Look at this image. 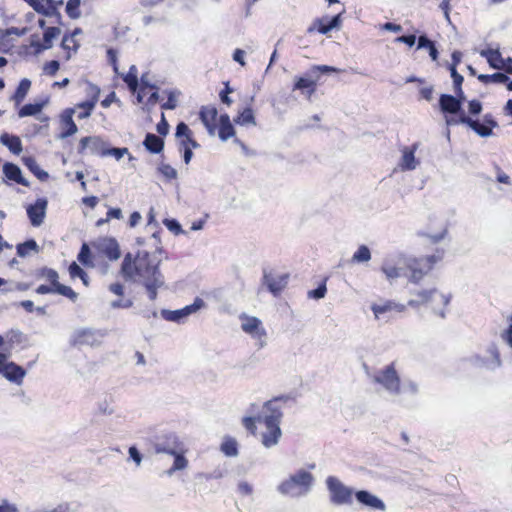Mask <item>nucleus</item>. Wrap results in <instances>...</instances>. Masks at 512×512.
I'll return each instance as SVG.
<instances>
[{
	"label": "nucleus",
	"instance_id": "obj_40",
	"mask_svg": "<svg viewBox=\"0 0 512 512\" xmlns=\"http://www.w3.org/2000/svg\"><path fill=\"white\" fill-rule=\"evenodd\" d=\"M81 33H82V29L75 28L71 34L65 35L63 37L62 42H61V47L64 50H69L70 49L69 43H73V52L76 53L80 47V44L75 40V37Z\"/></svg>",
	"mask_w": 512,
	"mask_h": 512
},
{
	"label": "nucleus",
	"instance_id": "obj_33",
	"mask_svg": "<svg viewBox=\"0 0 512 512\" xmlns=\"http://www.w3.org/2000/svg\"><path fill=\"white\" fill-rule=\"evenodd\" d=\"M145 148L151 153H160L164 147V141L159 136L148 133L143 142Z\"/></svg>",
	"mask_w": 512,
	"mask_h": 512
},
{
	"label": "nucleus",
	"instance_id": "obj_24",
	"mask_svg": "<svg viewBox=\"0 0 512 512\" xmlns=\"http://www.w3.org/2000/svg\"><path fill=\"white\" fill-rule=\"evenodd\" d=\"M217 114V109L213 106H203L200 110V119L211 136L215 135Z\"/></svg>",
	"mask_w": 512,
	"mask_h": 512
},
{
	"label": "nucleus",
	"instance_id": "obj_41",
	"mask_svg": "<svg viewBox=\"0 0 512 512\" xmlns=\"http://www.w3.org/2000/svg\"><path fill=\"white\" fill-rule=\"evenodd\" d=\"M221 451L228 457H235L238 455V444L233 438H225L221 444Z\"/></svg>",
	"mask_w": 512,
	"mask_h": 512
},
{
	"label": "nucleus",
	"instance_id": "obj_15",
	"mask_svg": "<svg viewBox=\"0 0 512 512\" xmlns=\"http://www.w3.org/2000/svg\"><path fill=\"white\" fill-rule=\"evenodd\" d=\"M448 125L464 124L471 128L480 137H489L492 135L490 129L480 126V121L472 119L465 112L458 114V118H451L446 120Z\"/></svg>",
	"mask_w": 512,
	"mask_h": 512
},
{
	"label": "nucleus",
	"instance_id": "obj_25",
	"mask_svg": "<svg viewBox=\"0 0 512 512\" xmlns=\"http://www.w3.org/2000/svg\"><path fill=\"white\" fill-rule=\"evenodd\" d=\"M61 29L58 27H48L43 35V44L38 41H32L31 46L35 47L37 52L50 49L52 47V41L59 37Z\"/></svg>",
	"mask_w": 512,
	"mask_h": 512
},
{
	"label": "nucleus",
	"instance_id": "obj_5",
	"mask_svg": "<svg viewBox=\"0 0 512 512\" xmlns=\"http://www.w3.org/2000/svg\"><path fill=\"white\" fill-rule=\"evenodd\" d=\"M417 298L410 299L407 303L412 308H418L422 305H429L433 312L441 318L445 317L443 310L450 302V295L440 293L437 289L419 290L413 293Z\"/></svg>",
	"mask_w": 512,
	"mask_h": 512
},
{
	"label": "nucleus",
	"instance_id": "obj_19",
	"mask_svg": "<svg viewBox=\"0 0 512 512\" xmlns=\"http://www.w3.org/2000/svg\"><path fill=\"white\" fill-rule=\"evenodd\" d=\"M465 98H460L457 95L452 96L449 94H442L439 99V105L443 112L450 114H460L462 110V101Z\"/></svg>",
	"mask_w": 512,
	"mask_h": 512
},
{
	"label": "nucleus",
	"instance_id": "obj_62",
	"mask_svg": "<svg viewBox=\"0 0 512 512\" xmlns=\"http://www.w3.org/2000/svg\"><path fill=\"white\" fill-rule=\"evenodd\" d=\"M338 69L332 66L328 65H315L311 68V74L314 75L317 72L320 73H330V72H337Z\"/></svg>",
	"mask_w": 512,
	"mask_h": 512
},
{
	"label": "nucleus",
	"instance_id": "obj_11",
	"mask_svg": "<svg viewBox=\"0 0 512 512\" xmlns=\"http://www.w3.org/2000/svg\"><path fill=\"white\" fill-rule=\"evenodd\" d=\"M107 145L108 144L99 136H87L80 140L78 152L83 154L88 150L90 154L104 157Z\"/></svg>",
	"mask_w": 512,
	"mask_h": 512
},
{
	"label": "nucleus",
	"instance_id": "obj_49",
	"mask_svg": "<svg viewBox=\"0 0 512 512\" xmlns=\"http://www.w3.org/2000/svg\"><path fill=\"white\" fill-rule=\"evenodd\" d=\"M256 421L258 422H263V416H257V417H252V416H246L243 418L242 420V423H243V426L249 430L252 434H255L256 432Z\"/></svg>",
	"mask_w": 512,
	"mask_h": 512
},
{
	"label": "nucleus",
	"instance_id": "obj_36",
	"mask_svg": "<svg viewBox=\"0 0 512 512\" xmlns=\"http://www.w3.org/2000/svg\"><path fill=\"white\" fill-rule=\"evenodd\" d=\"M46 103L47 101H43L41 103L26 104L19 110L18 115L20 118L27 116H35L42 111Z\"/></svg>",
	"mask_w": 512,
	"mask_h": 512
},
{
	"label": "nucleus",
	"instance_id": "obj_30",
	"mask_svg": "<svg viewBox=\"0 0 512 512\" xmlns=\"http://www.w3.org/2000/svg\"><path fill=\"white\" fill-rule=\"evenodd\" d=\"M293 89L301 90L302 93L310 99L316 90V80L307 77H299L296 79Z\"/></svg>",
	"mask_w": 512,
	"mask_h": 512
},
{
	"label": "nucleus",
	"instance_id": "obj_34",
	"mask_svg": "<svg viewBox=\"0 0 512 512\" xmlns=\"http://www.w3.org/2000/svg\"><path fill=\"white\" fill-rule=\"evenodd\" d=\"M174 462L171 468L166 471L168 476H172L177 471H182L188 467V460L184 456V448L172 455Z\"/></svg>",
	"mask_w": 512,
	"mask_h": 512
},
{
	"label": "nucleus",
	"instance_id": "obj_37",
	"mask_svg": "<svg viewBox=\"0 0 512 512\" xmlns=\"http://www.w3.org/2000/svg\"><path fill=\"white\" fill-rule=\"evenodd\" d=\"M477 78L480 82L484 84L488 83H497V84H504L507 83L509 78L504 73L497 72L491 75L488 74H479L477 75Z\"/></svg>",
	"mask_w": 512,
	"mask_h": 512
},
{
	"label": "nucleus",
	"instance_id": "obj_63",
	"mask_svg": "<svg viewBox=\"0 0 512 512\" xmlns=\"http://www.w3.org/2000/svg\"><path fill=\"white\" fill-rule=\"evenodd\" d=\"M175 135H176V137L185 136L186 138H188V136H191V131H190L189 127L184 122H181L176 127Z\"/></svg>",
	"mask_w": 512,
	"mask_h": 512
},
{
	"label": "nucleus",
	"instance_id": "obj_48",
	"mask_svg": "<svg viewBox=\"0 0 512 512\" xmlns=\"http://www.w3.org/2000/svg\"><path fill=\"white\" fill-rule=\"evenodd\" d=\"M41 277L45 278L47 281L51 283L53 287H56V285L59 283L58 278L59 275L57 271L50 269V268H43L40 272Z\"/></svg>",
	"mask_w": 512,
	"mask_h": 512
},
{
	"label": "nucleus",
	"instance_id": "obj_61",
	"mask_svg": "<svg viewBox=\"0 0 512 512\" xmlns=\"http://www.w3.org/2000/svg\"><path fill=\"white\" fill-rule=\"evenodd\" d=\"M177 107V98L174 92H169L168 100L162 104V109L173 110Z\"/></svg>",
	"mask_w": 512,
	"mask_h": 512
},
{
	"label": "nucleus",
	"instance_id": "obj_35",
	"mask_svg": "<svg viewBox=\"0 0 512 512\" xmlns=\"http://www.w3.org/2000/svg\"><path fill=\"white\" fill-rule=\"evenodd\" d=\"M24 165L41 181L48 179L49 175L42 170L33 157H24L22 159Z\"/></svg>",
	"mask_w": 512,
	"mask_h": 512
},
{
	"label": "nucleus",
	"instance_id": "obj_16",
	"mask_svg": "<svg viewBox=\"0 0 512 512\" xmlns=\"http://www.w3.org/2000/svg\"><path fill=\"white\" fill-rule=\"evenodd\" d=\"M48 201L46 198H38L34 204L27 207V215L29 220L34 227H39L43 224Z\"/></svg>",
	"mask_w": 512,
	"mask_h": 512
},
{
	"label": "nucleus",
	"instance_id": "obj_57",
	"mask_svg": "<svg viewBox=\"0 0 512 512\" xmlns=\"http://www.w3.org/2000/svg\"><path fill=\"white\" fill-rule=\"evenodd\" d=\"M452 79H453L454 90H455L456 95L460 98H466L465 94L462 90V83L464 81L463 76L458 74L457 76H455Z\"/></svg>",
	"mask_w": 512,
	"mask_h": 512
},
{
	"label": "nucleus",
	"instance_id": "obj_23",
	"mask_svg": "<svg viewBox=\"0 0 512 512\" xmlns=\"http://www.w3.org/2000/svg\"><path fill=\"white\" fill-rule=\"evenodd\" d=\"M288 275L287 274H277L273 275L271 273L264 274V282L267 285L269 291L273 294H278L281 292L285 286L287 285Z\"/></svg>",
	"mask_w": 512,
	"mask_h": 512
},
{
	"label": "nucleus",
	"instance_id": "obj_21",
	"mask_svg": "<svg viewBox=\"0 0 512 512\" xmlns=\"http://www.w3.org/2000/svg\"><path fill=\"white\" fill-rule=\"evenodd\" d=\"M341 25V14L332 17L328 22L326 18L316 19L312 26L308 28V33L317 30L321 34H327L333 29H339Z\"/></svg>",
	"mask_w": 512,
	"mask_h": 512
},
{
	"label": "nucleus",
	"instance_id": "obj_4",
	"mask_svg": "<svg viewBox=\"0 0 512 512\" xmlns=\"http://www.w3.org/2000/svg\"><path fill=\"white\" fill-rule=\"evenodd\" d=\"M314 483L313 475L306 470H299L277 486V491L292 498H299L307 495Z\"/></svg>",
	"mask_w": 512,
	"mask_h": 512
},
{
	"label": "nucleus",
	"instance_id": "obj_47",
	"mask_svg": "<svg viewBox=\"0 0 512 512\" xmlns=\"http://www.w3.org/2000/svg\"><path fill=\"white\" fill-rule=\"evenodd\" d=\"M55 293L67 297L71 301L75 302L78 298V294L72 290L71 287L58 283L55 287Z\"/></svg>",
	"mask_w": 512,
	"mask_h": 512
},
{
	"label": "nucleus",
	"instance_id": "obj_10",
	"mask_svg": "<svg viewBox=\"0 0 512 512\" xmlns=\"http://www.w3.org/2000/svg\"><path fill=\"white\" fill-rule=\"evenodd\" d=\"M8 357V354L0 352V375L10 382L21 384L26 371L18 364L9 362Z\"/></svg>",
	"mask_w": 512,
	"mask_h": 512
},
{
	"label": "nucleus",
	"instance_id": "obj_12",
	"mask_svg": "<svg viewBox=\"0 0 512 512\" xmlns=\"http://www.w3.org/2000/svg\"><path fill=\"white\" fill-rule=\"evenodd\" d=\"M488 353L490 355L489 358H483L479 355H472L469 358V361L472 365L479 367V368H485L488 370H495L498 367L501 366V360L499 352L496 348V346L492 345L488 348Z\"/></svg>",
	"mask_w": 512,
	"mask_h": 512
},
{
	"label": "nucleus",
	"instance_id": "obj_45",
	"mask_svg": "<svg viewBox=\"0 0 512 512\" xmlns=\"http://www.w3.org/2000/svg\"><path fill=\"white\" fill-rule=\"evenodd\" d=\"M81 0H68L66 4V13L71 19H78L81 16Z\"/></svg>",
	"mask_w": 512,
	"mask_h": 512
},
{
	"label": "nucleus",
	"instance_id": "obj_52",
	"mask_svg": "<svg viewBox=\"0 0 512 512\" xmlns=\"http://www.w3.org/2000/svg\"><path fill=\"white\" fill-rule=\"evenodd\" d=\"M80 108L83 109V112H80L78 114L79 119L87 118L91 115L94 107H95V101H86L79 105Z\"/></svg>",
	"mask_w": 512,
	"mask_h": 512
},
{
	"label": "nucleus",
	"instance_id": "obj_3",
	"mask_svg": "<svg viewBox=\"0 0 512 512\" xmlns=\"http://www.w3.org/2000/svg\"><path fill=\"white\" fill-rule=\"evenodd\" d=\"M263 423L266 430L262 433L261 442L266 448L278 444L282 435L280 420L282 418L281 408L278 406V399L267 401L264 404Z\"/></svg>",
	"mask_w": 512,
	"mask_h": 512
},
{
	"label": "nucleus",
	"instance_id": "obj_9",
	"mask_svg": "<svg viewBox=\"0 0 512 512\" xmlns=\"http://www.w3.org/2000/svg\"><path fill=\"white\" fill-rule=\"evenodd\" d=\"M205 306L204 301L197 297L191 305H187L184 308L178 310H167L163 309L161 311V316L170 322L181 323L183 322L189 315L196 313L198 310Z\"/></svg>",
	"mask_w": 512,
	"mask_h": 512
},
{
	"label": "nucleus",
	"instance_id": "obj_1",
	"mask_svg": "<svg viewBox=\"0 0 512 512\" xmlns=\"http://www.w3.org/2000/svg\"><path fill=\"white\" fill-rule=\"evenodd\" d=\"M159 263V259L145 250H139L134 258L128 253L123 259L121 274L126 280L142 284L153 301L157 298V290L164 285Z\"/></svg>",
	"mask_w": 512,
	"mask_h": 512
},
{
	"label": "nucleus",
	"instance_id": "obj_31",
	"mask_svg": "<svg viewBox=\"0 0 512 512\" xmlns=\"http://www.w3.org/2000/svg\"><path fill=\"white\" fill-rule=\"evenodd\" d=\"M235 130L231 124L230 117L227 114L220 116V127L218 131L219 138L222 141H227L229 138L234 136Z\"/></svg>",
	"mask_w": 512,
	"mask_h": 512
},
{
	"label": "nucleus",
	"instance_id": "obj_38",
	"mask_svg": "<svg viewBox=\"0 0 512 512\" xmlns=\"http://www.w3.org/2000/svg\"><path fill=\"white\" fill-rule=\"evenodd\" d=\"M39 246L35 240L30 239L24 243L17 245V254L20 257H26L30 252L38 253Z\"/></svg>",
	"mask_w": 512,
	"mask_h": 512
},
{
	"label": "nucleus",
	"instance_id": "obj_7",
	"mask_svg": "<svg viewBox=\"0 0 512 512\" xmlns=\"http://www.w3.org/2000/svg\"><path fill=\"white\" fill-rule=\"evenodd\" d=\"M330 501L335 505H350L352 503L353 489L345 486L337 477L329 476L326 479Z\"/></svg>",
	"mask_w": 512,
	"mask_h": 512
},
{
	"label": "nucleus",
	"instance_id": "obj_51",
	"mask_svg": "<svg viewBox=\"0 0 512 512\" xmlns=\"http://www.w3.org/2000/svg\"><path fill=\"white\" fill-rule=\"evenodd\" d=\"M158 171L168 180L177 178V171L169 164H160Z\"/></svg>",
	"mask_w": 512,
	"mask_h": 512
},
{
	"label": "nucleus",
	"instance_id": "obj_13",
	"mask_svg": "<svg viewBox=\"0 0 512 512\" xmlns=\"http://www.w3.org/2000/svg\"><path fill=\"white\" fill-rule=\"evenodd\" d=\"M371 310L375 316V319H388V314L391 312L402 313L406 310V305L401 303H396L391 300L383 301L380 303H373L371 305Z\"/></svg>",
	"mask_w": 512,
	"mask_h": 512
},
{
	"label": "nucleus",
	"instance_id": "obj_20",
	"mask_svg": "<svg viewBox=\"0 0 512 512\" xmlns=\"http://www.w3.org/2000/svg\"><path fill=\"white\" fill-rule=\"evenodd\" d=\"M183 448L182 443L178 440V437L174 434L166 436L165 441L157 442L154 444V451L157 454L165 453L173 455Z\"/></svg>",
	"mask_w": 512,
	"mask_h": 512
},
{
	"label": "nucleus",
	"instance_id": "obj_53",
	"mask_svg": "<svg viewBox=\"0 0 512 512\" xmlns=\"http://www.w3.org/2000/svg\"><path fill=\"white\" fill-rule=\"evenodd\" d=\"M164 224L171 232L176 235L184 233L180 223L175 219H165Z\"/></svg>",
	"mask_w": 512,
	"mask_h": 512
},
{
	"label": "nucleus",
	"instance_id": "obj_22",
	"mask_svg": "<svg viewBox=\"0 0 512 512\" xmlns=\"http://www.w3.org/2000/svg\"><path fill=\"white\" fill-rule=\"evenodd\" d=\"M355 496H356V499L358 500V502H360L361 504H363L371 509L380 510V511L386 510L385 503L380 498L371 494L368 491H365V490L357 491L355 493Z\"/></svg>",
	"mask_w": 512,
	"mask_h": 512
},
{
	"label": "nucleus",
	"instance_id": "obj_46",
	"mask_svg": "<svg viewBox=\"0 0 512 512\" xmlns=\"http://www.w3.org/2000/svg\"><path fill=\"white\" fill-rule=\"evenodd\" d=\"M77 259L84 266H87V267L93 266V263L91 261V251H90L88 244L83 243Z\"/></svg>",
	"mask_w": 512,
	"mask_h": 512
},
{
	"label": "nucleus",
	"instance_id": "obj_14",
	"mask_svg": "<svg viewBox=\"0 0 512 512\" xmlns=\"http://www.w3.org/2000/svg\"><path fill=\"white\" fill-rule=\"evenodd\" d=\"M480 55L487 59V62L493 69L505 70L507 73L512 74V66H507V62H512V59H504L498 49L481 50Z\"/></svg>",
	"mask_w": 512,
	"mask_h": 512
},
{
	"label": "nucleus",
	"instance_id": "obj_50",
	"mask_svg": "<svg viewBox=\"0 0 512 512\" xmlns=\"http://www.w3.org/2000/svg\"><path fill=\"white\" fill-rule=\"evenodd\" d=\"M129 154V150L128 148H109L108 146L106 147V150L104 152V157L106 156H112L114 157L116 160H120L124 155H128Z\"/></svg>",
	"mask_w": 512,
	"mask_h": 512
},
{
	"label": "nucleus",
	"instance_id": "obj_55",
	"mask_svg": "<svg viewBox=\"0 0 512 512\" xmlns=\"http://www.w3.org/2000/svg\"><path fill=\"white\" fill-rule=\"evenodd\" d=\"M480 126L490 129L491 132L493 133V128H496L498 126V123L494 119L492 114L488 113L483 116L482 123H480Z\"/></svg>",
	"mask_w": 512,
	"mask_h": 512
},
{
	"label": "nucleus",
	"instance_id": "obj_64",
	"mask_svg": "<svg viewBox=\"0 0 512 512\" xmlns=\"http://www.w3.org/2000/svg\"><path fill=\"white\" fill-rule=\"evenodd\" d=\"M60 64L56 60H52L45 64L44 71L45 73L49 75H55L56 72L59 70Z\"/></svg>",
	"mask_w": 512,
	"mask_h": 512
},
{
	"label": "nucleus",
	"instance_id": "obj_29",
	"mask_svg": "<svg viewBox=\"0 0 512 512\" xmlns=\"http://www.w3.org/2000/svg\"><path fill=\"white\" fill-rule=\"evenodd\" d=\"M0 143L6 146L13 154L19 155L22 152V142L16 135L5 132L0 136Z\"/></svg>",
	"mask_w": 512,
	"mask_h": 512
},
{
	"label": "nucleus",
	"instance_id": "obj_6",
	"mask_svg": "<svg viewBox=\"0 0 512 512\" xmlns=\"http://www.w3.org/2000/svg\"><path fill=\"white\" fill-rule=\"evenodd\" d=\"M373 382L381 385L391 395L400 393V378L393 363L376 371Z\"/></svg>",
	"mask_w": 512,
	"mask_h": 512
},
{
	"label": "nucleus",
	"instance_id": "obj_59",
	"mask_svg": "<svg viewBox=\"0 0 512 512\" xmlns=\"http://www.w3.org/2000/svg\"><path fill=\"white\" fill-rule=\"evenodd\" d=\"M468 111L471 115H479L482 112V104L479 100H471L468 103Z\"/></svg>",
	"mask_w": 512,
	"mask_h": 512
},
{
	"label": "nucleus",
	"instance_id": "obj_39",
	"mask_svg": "<svg viewBox=\"0 0 512 512\" xmlns=\"http://www.w3.org/2000/svg\"><path fill=\"white\" fill-rule=\"evenodd\" d=\"M31 87V81L28 79H22L13 95V99L16 104L21 103L26 97L29 89Z\"/></svg>",
	"mask_w": 512,
	"mask_h": 512
},
{
	"label": "nucleus",
	"instance_id": "obj_58",
	"mask_svg": "<svg viewBox=\"0 0 512 512\" xmlns=\"http://www.w3.org/2000/svg\"><path fill=\"white\" fill-rule=\"evenodd\" d=\"M18 507L15 503L10 502L8 499L0 500V512H18Z\"/></svg>",
	"mask_w": 512,
	"mask_h": 512
},
{
	"label": "nucleus",
	"instance_id": "obj_2",
	"mask_svg": "<svg viewBox=\"0 0 512 512\" xmlns=\"http://www.w3.org/2000/svg\"><path fill=\"white\" fill-rule=\"evenodd\" d=\"M442 258L441 255H431L419 259L408 258L403 254L386 257L383 260L381 271L387 280L392 282L402 276H406V270L410 271L409 281L419 283L424 275L431 270L433 264Z\"/></svg>",
	"mask_w": 512,
	"mask_h": 512
},
{
	"label": "nucleus",
	"instance_id": "obj_32",
	"mask_svg": "<svg viewBox=\"0 0 512 512\" xmlns=\"http://www.w3.org/2000/svg\"><path fill=\"white\" fill-rule=\"evenodd\" d=\"M29 5L45 16H51L56 12L53 0H31Z\"/></svg>",
	"mask_w": 512,
	"mask_h": 512
},
{
	"label": "nucleus",
	"instance_id": "obj_8",
	"mask_svg": "<svg viewBox=\"0 0 512 512\" xmlns=\"http://www.w3.org/2000/svg\"><path fill=\"white\" fill-rule=\"evenodd\" d=\"M242 330L256 340L258 348L266 345V331L259 318L246 314L240 315Z\"/></svg>",
	"mask_w": 512,
	"mask_h": 512
},
{
	"label": "nucleus",
	"instance_id": "obj_44",
	"mask_svg": "<svg viewBox=\"0 0 512 512\" xmlns=\"http://www.w3.org/2000/svg\"><path fill=\"white\" fill-rule=\"evenodd\" d=\"M371 259V252L366 245H361L352 256V261L356 263H365Z\"/></svg>",
	"mask_w": 512,
	"mask_h": 512
},
{
	"label": "nucleus",
	"instance_id": "obj_18",
	"mask_svg": "<svg viewBox=\"0 0 512 512\" xmlns=\"http://www.w3.org/2000/svg\"><path fill=\"white\" fill-rule=\"evenodd\" d=\"M98 250L104 254L109 260H118L121 256V251L118 242L114 238H102L97 243Z\"/></svg>",
	"mask_w": 512,
	"mask_h": 512
},
{
	"label": "nucleus",
	"instance_id": "obj_54",
	"mask_svg": "<svg viewBox=\"0 0 512 512\" xmlns=\"http://www.w3.org/2000/svg\"><path fill=\"white\" fill-rule=\"evenodd\" d=\"M31 512H71V509L69 504L62 503L53 508L36 509Z\"/></svg>",
	"mask_w": 512,
	"mask_h": 512
},
{
	"label": "nucleus",
	"instance_id": "obj_42",
	"mask_svg": "<svg viewBox=\"0 0 512 512\" xmlns=\"http://www.w3.org/2000/svg\"><path fill=\"white\" fill-rule=\"evenodd\" d=\"M124 82L128 85L132 92L138 88V70L135 65H132L126 75L123 76Z\"/></svg>",
	"mask_w": 512,
	"mask_h": 512
},
{
	"label": "nucleus",
	"instance_id": "obj_56",
	"mask_svg": "<svg viewBox=\"0 0 512 512\" xmlns=\"http://www.w3.org/2000/svg\"><path fill=\"white\" fill-rule=\"evenodd\" d=\"M326 292V285L321 284L316 289L308 291V297L314 299H322L325 297Z\"/></svg>",
	"mask_w": 512,
	"mask_h": 512
},
{
	"label": "nucleus",
	"instance_id": "obj_17",
	"mask_svg": "<svg viewBox=\"0 0 512 512\" xmlns=\"http://www.w3.org/2000/svg\"><path fill=\"white\" fill-rule=\"evenodd\" d=\"M419 148V143H414L410 147H404L401 152L402 156L398 163V168L401 171H412L415 170L420 161L416 159L415 153Z\"/></svg>",
	"mask_w": 512,
	"mask_h": 512
},
{
	"label": "nucleus",
	"instance_id": "obj_27",
	"mask_svg": "<svg viewBox=\"0 0 512 512\" xmlns=\"http://www.w3.org/2000/svg\"><path fill=\"white\" fill-rule=\"evenodd\" d=\"M3 173L9 180L25 187L29 186V182L22 176L21 169L17 165L10 162L5 163L3 165Z\"/></svg>",
	"mask_w": 512,
	"mask_h": 512
},
{
	"label": "nucleus",
	"instance_id": "obj_26",
	"mask_svg": "<svg viewBox=\"0 0 512 512\" xmlns=\"http://www.w3.org/2000/svg\"><path fill=\"white\" fill-rule=\"evenodd\" d=\"M97 343L96 332L92 329H81L75 332L73 336L74 345H90Z\"/></svg>",
	"mask_w": 512,
	"mask_h": 512
},
{
	"label": "nucleus",
	"instance_id": "obj_28",
	"mask_svg": "<svg viewBox=\"0 0 512 512\" xmlns=\"http://www.w3.org/2000/svg\"><path fill=\"white\" fill-rule=\"evenodd\" d=\"M73 110H67L61 117L63 131L59 134V139H65L69 136L74 135L78 128L72 119Z\"/></svg>",
	"mask_w": 512,
	"mask_h": 512
},
{
	"label": "nucleus",
	"instance_id": "obj_60",
	"mask_svg": "<svg viewBox=\"0 0 512 512\" xmlns=\"http://www.w3.org/2000/svg\"><path fill=\"white\" fill-rule=\"evenodd\" d=\"M84 272L85 271L76 262L71 263L69 266V274L72 279L84 276Z\"/></svg>",
	"mask_w": 512,
	"mask_h": 512
},
{
	"label": "nucleus",
	"instance_id": "obj_43",
	"mask_svg": "<svg viewBox=\"0 0 512 512\" xmlns=\"http://www.w3.org/2000/svg\"><path fill=\"white\" fill-rule=\"evenodd\" d=\"M239 125H255V117L251 108H245L234 120Z\"/></svg>",
	"mask_w": 512,
	"mask_h": 512
}]
</instances>
